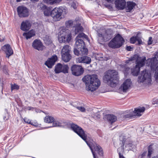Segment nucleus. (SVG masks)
<instances>
[{"label":"nucleus","mask_w":158,"mask_h":158,"mask_svg":"<svg viewBox=\"0 0 158 158\" xmlns=\"http://www.w3.org/2000/svg\"><path fill=\"white\" fill-rule=\"evenodd\" d=\"M57 60V57L56 55L53 56L51 58L48 59L45 63V64L48 68H51Z\"/></svg>","instance_id":"14"},{"label":"nucleus","mask_w":158,"mask_h":158,"mask_svg":"<svg viewBox=\"0 0 158 158\" xmlns=\"http://www.w3.org/2000/svg\"><path fill=\"white\" fill-rule=\"evenodd\" d=\"M51 10H51V9L50 8H48L44 11V15L46 16H51Z\"/></svg>","instance_id":"38"},{"label":"nucleus","mask_w":158,"mask_h":158,"mask_svg":"<svg viewBox=\"0 0 158 158\" xmlns=\"http://www.w3.org/2000/svg\"><path fill=\"white\" fill-rule=\"evenodd\" d=\"M64 10L62 7H55L51 10V16L54 21H60L62 19V15Z\"/></svg>","instance_id":"5"},{"label":"nucleus","mask_w":158,"mask_h":158,"mask_svg":"<svg viewBox=\"0 0 158 158\" xmlns=\"http://www.w3.org/2000/svg\"><path fill=\"white\" fill-rule=\"evenodd\" d=\"M62 0H43L45 3L48 4L54 5L60 2Z\"/></svg>","instance_id":"31"},{"label":"nucleus","mask_w":158,"mask_h":158,"mask_svg":"<svg viewBox=\"0 0 158 158\" xmlns=\"http://www.w3.org/2000/svg\"><path fill=\"white\" fill-rule=\"evenodd\" d=\"M152 38L151 37H150L149 38L148 40V44L149 45L152 44Z\"/></svg>","instance_id":"50"},{"label":"nucleus","mask_w":158,"mask_h":158,"mask_svg":"<svg viewBox=\"0 0 158 158\" xmlns=\"http://www.w3.org/2000/svg\"><path fill=\"white\" fill-rule=\"evenodd\" d=\"M77 108L80 110L82 112H84L85 111V109L84 107L82 106H77Z\"/></svg>","instance_id":"45"},{"label":"nucleus","mask_w":158,"mask_h":158,"mask_svg":"<svg viewBox=\"0 0 158 158\" xmlns=\"http://www.w3.org/2000/svg\"><path fill=\"white\" fill-rule=\"evenodd\" d=\"M45 122L47 123H53L54 121V118L52 116H46L44 119Z\"/></svg>","instance_id":"34"},{"label":"nucleus","mask_w":158,"mask_h":158,"mask_svg":"<svg viewBox=\"0 0 158 158\" xmlns=\"http://www.w3.org/2000/svg\"><path fill=\"white\" fill-rule=\"evenodd\" d=\"M19 86L18 85L14 84L11 85V90H12L14 89L18 90L19 89Z\"/></svg>","instance_id":"41"},{"label":"nucleus","mask_w":158,"mask_h":158,"mask_svg":"<svg viewBox=\"0 0 158 158\" xmlns=\"http://www.w3.org/2000/svg\"><path fill=\"white\" fill-rule=\"evenodd\" d=\"M112 37V32L110 30H107L106 31L104 34V41H106L109 40Z\"/></svg>","instance_id":"24"},{"label":"nucleus","mask_w":158,"mask_h":158,"mask_svg":"<svg viewBox=\"0 0 158 158\" xmlns=\"http://www.w3.org/2000/svg\"><path fill=\"white\" fill-rule=\"evenodd\" d=\"M127 6H126L127 12H131L132 10L136 5V4L133 1H128L127 2Z\"/></svg>","instance_id":"22"},{"label":"nucleus","mask_w":158,"mask_h":158,"mask_svg":"<svg viewBox=\"0 0 158 158\" xmlns=\"http://www.w3.org/2000/svg\"><path fill=\"white\" fill-rule=\"evenodd\" d=\"M2 49L6 53V57L7 58H9L13 53V51L9 44L4 45Z\"/></svg>","instance_id":"15"},{"label":"nucleus","mask_w":158,"mask_h":158,"mask_svg":"<svg viewBox=\"0 0 158 158\" xmlns=\"http://www.w3.org/2000/svg\"><path fill=\"white\" fill-rule=\"evenodd\" d=\"M126 0H115L114 4L116 8L118 10H123L126 8Z\"/></svg>","instance_id":"12"},{"label":"nucleus","mask_w":158,"mask_h":158,"mask_svg":"<svg viewBox=\"0 0 158 158\" xmlns=\"http://www.w3.org/2000/svg\"><path fill=\"white\" fill-rule=\"evenodd\" d=\"M126 140V138L125 136H123L122 140L120 139V141H122V144L121 145V147L123 150H124V145L125 144V143Z\"/></svg>","instance_id":"42"},{"label":"nucleus","mask_w":158,"mask_h":158,"mask_svg":"<svg viewBox=\"0 0 158 158\" xmlns=\"http://www.w3.org/2000/svg\"><path fill=\"white\" fill-rule=\"evenodd\" d=\"M114 38L117 43L121 44L122 46L124 42V39L119 34H117Z\"/></svg>","instance_id":"26"},{"label":"nucleus","mask_w":158,"mask_h":158,"mask_svg":"<svg viewBox=\"0 0 158 158\" xmlns=\"http://www.w3.org/2000/svg\"><path fill=\"white\" fill-rule=\"evenodd\" d=\"M68 126V123L64 121H58L54 120L52 124V126L50 127H59L63 128H66Z\"/></svg>","instance_id":"16"},{"label":"nucleus","mask_w":158,"mask_h":158,"mask_svg":"<svg viewBox=\"0 0 158 158\" xmlns=\"http://www.w3.org/2000/svg\"><path fill=\"white\" fill-rule=\"evenodd\" d=\"M151 74L148 70L145 69L141 72V75L138 77L137 81L139 83H143L146 80L151 79Z\"/></svg>","instance_id":"8"},{"label":"nucleus","mask_w":158,"mask_h":158,"mask_svg":"<svg viewBox=\"0 0 158 158\" xmlns=\"http://www.w3.org/2000/svg\"><path fill=\"white\" fill-rule=\"evenodd\" d=\"M74 22L72 20H69L65 22V26L66 28H69L73 27Z\"/></svg>","instance_id":"35"},{"label":"nucleus","mask_w":158,"mask_h":158,"mask_svg":"<svg viewBox=\"0 0 158 158\" xmlns=\"http://www.w3.org/2000/svg\"><path fill=\"white\" fill-rule=\"evenodd\" d=\"M138 36H133L130 39V43L131 44H135L137 41Z\"/></svg>","instance_id":"40"},{"label":"nucleus","mask_w":158,"mask_h":158,"mask_svg":"<svg viewBox=\"0 0 158 158\" xmlns=\"http://www.w3.org/2000/svg\"><path fill=\"white\" fill-rule=\"evenodd\" d=\"M137 41L138 42V45H140L141 44H142V42L141 40L139 37H138V36H137Z\"/></svg>","instance_id":"51"},{"label":"nucleus","mask_w":158,"mask_h":158,"mask_svg":"<svg viewBox=\"0 0 158 158\" xmlns=\"http://www.w3.org/2000/svg\"><path fill=\"white\" fill-rule=\"evenodd\" d=\"M62 60L65 62H69L71 58V56L70 53L61 54Z\"/></svg>","instance_id":"28"},{"label":"nucleus","mask_w":158,"mask_h":158,"mask_svg":"<svg viewBox=\"0 0 158 158\" xmlns=\"http://www.w3.org/2000/svg\"><path fill=\"white\" fill-rule=\"evenodd\" d=\"M96 114H97V117L98 118H100V115L98 114V113H96Z\"/></svg>","instance_id":"61"},{"label":"nucleus","mask_w":158,"mask_h":158,"mask_svg":"<svg viewBox=\"0 0 158 158\" xmlns=\"http://www.w3.org/2000/svg\"><path fill=\"white\" fill-rule=\"evenodd\" d=\"M75 27L74 35H76L80 32L82 31L83 30V28L81 26V24H77L75 26H73Z\"/></svg>","instance_id":"30"},{"label":"nucleus","mask_w":158,"mask_h":158,"mask_svg":"<svg viewBox=\"0 0 158 158\" xmlns=\"http://www.w3.org/2000/svg\"><path fill=\"white\" fill-rule=\"evenodd\" d=\"M148 62H149L148 65L150 66L151 69L152 71H154L158 66V60L156 57H153L148 60Z\"/></svg>","instance_id":"11"},{"label":"nucleus","mask_w":158,"mask_h":158,"mask_svg":"<svg viewBox=\"0 0 158 158\" xmlns=\"http://www.w3.org/2000/svg\"><path fill=\"white\" fill-rule=\"evenodd\" d=\"M62 65L60 63H58L55 67V71L56 73H61Z\"/></svg>","instance_id":"33"},{"label":"nucleus","mask_w":158,"mask_h":158,"mask_svg":"<svg viewBox=\"0 0 158 158\" xmlns=\"http://www.w3.org/2000/svg\"><path fill=\"white\" fill-rule=\"evenodd\" d=\"M106 118L108 122L111 124L115 122L117 120V117L113 114H106Z\"/></svg>","instance_id":"23"},{"label":"nucleus","mask_w":158,"mask_h":158,"mask_svg":"<svg viewBox=\"0 0 158 158\" xmlns=\"http://www.w3.org/2000/svg\"><path fill=\"white\" fill-rule=\"evenodd\" d=\"M152 104H158V99L156 98H154L153 99Z\"/></svg>","instance_id":"52"},{"label":"nucleus","mask_w":158,"mask_h":158,"mask_svg":"<svg viewBox=\"0 0 158 158\" xmlns=\"http://www.w3.org/2000/svg\"><path fill=\"white\" fill-rule=\"evenodd\" d=\"M108 45L110 48L113 49L119 48L122 46L121 44L117 43L114 38L109 43Z\"/></svg>","instance_id":"19"},{"label":"nucleus","mask_w":158,"mask_h":158,"mask_svg":"<svg viewBox=\"0 0 158 158\" xmlns=\"http://www.w3.org/2000/svg\"><path fill=\"white\" fill-rule=\"evenodd\" d=\"M153 145H150L148 147V157L150 158L151 157V155L153 152L154 149L152 147Z\"/></svg>","instance_id":"36"},{"label":"nucleus","mask_w":158,"mask_h":158,"mask_svg":"<svg viewBox=\"0 0 158 158\" xmlns=\"http://www.w3.org/2000/svg\"><path fill=\"white\" fill-rule=\"evenodd\" d=\"M8 118V117L6 116H4L3 117V119L5 120H7Z\"/></svg>","instance_id":"60"},{"label":"nucleus","mask_w":158,"mask_h":158,"mask_svg":"<svg viewBox=\"0 0 158 158\" xmlns=\"http://www.w3.org/2000/svg\"><path fill=\"white\" fill-rule=\"evenodd\" d=\"M147 153L146 151L144 152L141 155V158H145Z\"/></svg>","instance_id":"55"},{"label":"nucleus","mask_w":158,"mask_h":158,"mask_svg":"<svg viewBox=\"0 0 158 158\" xmlns=\"http://www.w3.org/2000/svg\"><path fill=\"white\" fill-rule=\"evenodd\" d=\"M118 73L114 70H109L104 73L103 77L104 81L111 87L116 86L119 81Z\"/></svg>","instance_id":"3"},{"label":"nucleus","mask_w":158,"mask_h":158,"mask_svg":"<svg viewBox=\"0 0 158 158\" xmlns=\"http://www.w3.org/2000/svg\"><path fill=\"white\" fill-rule=\"evenodd\" d=\"M2 71L6 74H8V68L6 65H4L3 66Z\"/></svg>","instance_id":"44"},{"label":"nucleus","mask_w":158,"mask_h":158,"mask_svg":"<svg viewBox=\"0 0 158 158\" xmlns=\"http://www.w3.org/2000/svg\"><path fill=\"white\" fill-rule=\"evenodd\" d=\"M135 115L133 113H130L124 115L123 118H131Z\"/></svg>","instance_id":"43"},{"label":"nucleus","mask_w":158,"mask_h":158,"mask_svg":"<svg viewBox=\"0 0 158 158\" xmlns=\"http://www.w3.org/2000/svg\"><path fill=\"white\" fill-rule=\"evenodd\" d=\"M152 158H158V156H154Z\"/></svg>","instance_id":"63"},{"label":"nucleus","mask_w":158,"mask_h":158,"mask_svg":"<svg viewBox=\"0 0 158 158\" xmlns=\"http://www.w3.org/2000/svg\"><path fill=\"white\" fill-rule=\"evenodd\" d=\"M130 70V69L129 67H127L125 68L124 71V74L125 75L126 74H128L129 73L128 72Z\"/></svg>","instance_id":"49"},{"label":"nucleus","mask_w":158,"mask_h":158,"mask_svg":"<svg viewBox=\"0 0 158 158\" xmlns=\"http://www.w3.org/2000/svg\"><path fill=\"white\" fill-rule=\"evenodd\" d=\"M71 7H73L74 9H76L77 8V5L75 2H73L71 4Z\"/></svg>","instance_id":"47"},{"label":"nucleus","mask_w":158,"mask_h":158,"mask_svg":"<svg viewBox=\"0 0 158 158\" xmlns=\"http://www.w3.org/2000/svg\"><path fill=\"white\" fill-rule=\"evenodd\" d=\"M140 69L139 67H136V66L131 69V74L134 76H137L138 75L139 73Z\"/></svg>","instance_id":"29"},{"label":"nucleus","mask_w":158,"mask_h":158,"mask_svg":"<svg viewBox=\"0 0 158 158\" xmlns=\"http://www.w3.org/2000/svg\"><path fill=\"white\" fill-rule=\"evenodd\" d=\"M109 59V58H108V57H105V58H104V59L103 60H104L107 61V60H108Z\"/></svg>","instance_id":"62"},{"label":"nucleus","mask_w":158,"mask_h":158,"mask_svg":"<svg viewBox=\"0 0 158 158\" xmlns=\"http://www.w3.org/2000/svg\"><path fill=\"white\" fill-rule=\"evenodd\" d=\"M118 154L119 158H125L123 155L121 154V153L120 152H119Z\"/></svg>","instance_id":"59"},{"label":"nucleus","mask_w":158,"mask_h":158,"mask_svg":"<svg viewBox=\"0 0 158 158\" xmlns=\"http://www.w3.org/2000/svg\"><path fill=\"white\" fill-rule=\"evenodd\" d=\"M132 145H133V144L131 143L126 144L125 147H132Z\"/></svg>","instance_id":"57"},{"label":"nucleus","mask_w":158,"mask_h":158,"mask_svg":"<svg viewBox=\"0 0 158 158\" xmlns=\"http://www.w3.org/2000/svg\"><path fill=\"white\" fill-rule=\"evenodd\" d=\"M141 57H139V56L137 54H134L133 56L130 57L128 60V61H132L133 60L137 61L138 60V59L140 58Z\"/></svg>","instance_id":"37"},{"label":"nucleus","mask_w":158,"mask_h":158,"mask_svg":"<svg viewBox=\"0 0 158 158\" xmlns=\"http://www.w3.org/2000/svg\"><path fill=\"white\" fill-rule=\"evenodd\" d=\"M146 60V57L145 56H143V58L139 60L138 59L137 60L135 61L136 67H138L140 69L141 67L145 65Z\"/></svg>","instance_id":"21"},{"label":"nucleus","mask_w":158,"mask_h":158,"mask_svg":"<svg viewBox=\"0 0 158 158\" xmlns=\"http://www.w3.org/2000/svg\"><path fill=\"white\" fill-rule=\"evenodd\" d=\"M70 47L68 45L64 46L61 51V54L69 53L70 52Z\"/></svg>","instance_id":"32"},{"label":"nucleus","mask_w":158,"mask_h":158,"mask_svg":"<svg viewBox=\"0 0 158 158\" xmlns=\"http://www.w3.org/2000/svg\"><path fill=\"white\" fill-rule=\"evenodd\" d=\"M28 108H29V110H31V108H33V107H31V106L28 107Z\"/></svg>","instance_id":"64"},{"label":"nucleus","mask_w":158,"mask_h":158,"mask_svg":"<svg viewBox=\"0 0 158 158\" xmlns=\"http://www.w3.org/2000/svg\"><path fill=\"white\" fill-rule=\"evenodd\" d=\"M40 8H41V10H42L43 11H44L45 10H46L47 8H48V7H47L46 5H42L41 6H40Z\"/></svg>","instance_id":"48"},{"label":"nucleus","mask_w":158,"mask_h":158,"mask_svg":"<svg viewBox=\"0 0 158 158\" xmlns=\"http://www.w3.org/2000/svg\"><path fill=\"white\" fill-rule=\"evenodd\" d=\"M82 80L85 84L87 91H94L98 89L101 84L100 81L96 74L87 75L82 78Z\"/></svg>","instance_id":"2"},{"label":"nucleus","mask_w":158,"mask_h":158,"mask_svg":"<svg viewBox=\"0 0 158 158\" xmlns=\"http://www.w3.org/2000/svg\"><path fill=\"white\" fill-rule=\"evenodd\" d=\"M84 38L87 39L88 36L83 33H79L75 38L76 44H81L83 46H85V44L83 40L82 39Z\"/></svg>","instance_id":"10"},{"label":"nucleus","mask_w":158,"mask_h":158,"mask_svg":"<svg viewBox=\"0 0 158 158\" xmlns=\"http://www.w3.org/2000/svg\"><path fill=\"white\" fill-rule=\"evenodd\" d=\"M126 49L129 51H132L133 48L131 46H127L126 47Z\"/></svg>","instance_id":"53"},{"label":"nucleus","mask_w":158,"mask_h":158,"mask_svg":"<svg viewBox=\"0 0 158 158\" xmlns=\"http://www.w3.org/2000/svg\"><path fill=\"white\" fill-rule=\"evenodd\" d=\"M71 69L73 74L77 76L81 75L84 72V70L81 66L76 64L72 65Z\"/></svg>","instance_id":"9"},{"label":"nucleus","mask_w":158,"mask_h":158,"mask_svg":"<svg viewBox=\"0 0 158 158\" xmlns=\"http://www.w3.org/2000/svg\"><path fill=\"white\" fill-rule=\"evenodd\" d=\"M145 110V108L144 107H139L138 108H135L133 111V114H135L136 115L138 116H140L141 114L140 113L143 112Z\"/></svg>","instance_id":"27"},{"label":"nucleus","mask_w":158,"mask_h":158,"mask_svg":"<svg viewBox=\"0 0 158 158\" xmlns=\"http://www.w3.org/2000/svg\"><path fill=\"white\" fill-rule=\"evenodd\" d=\"M132 82L130 79H126L123 84V92H126L127 90L131 86Z\"/></svg>","instance_id":"20"},{"label":"nucleus","mask_w":158,"mask_h":158,"mask_svg":"<svg viewBox=\"0 0 158 158\" xmlns=\"http://www.w3.org/2000/svg\"><path fill=\"white\" fill-rule=\"evenodd\" d=\"M31 25L28 21H23L21 24L20 28L23 31H27L30 28Z\"/></svg>","instance_id":"18"},{"label":"nucleus","mask_w":158,"mask_h":158,"mask_svg":"<svg viewBox=\"0 0 158 158\" xmlns=\"http://www.w3.org/2000/svg\"><path fill=\"white\" fill-rule=\"evenodd\" d=\"M77 62L80 63H85L87 64H90L91 61V58L87 56L79 57L77 59Z\"/></svg>","instance_id":"17"},{"label":"nucleus","mask_w":158,"mask_h":158,"mask_svg":"<svg viewBox=\"0 0 158 158\" xmlns=\"http://www.w3.org/2000/svg\"><path fill=\"white\" fill-rule=\"evenodd\" d=\"M58 39L60 43L69 42L71 39V34L68 29L64 30L60 32Z\"/></svg>","instance_id":"4"},{"label":"nucleus","mask_w":158,"mask_h":158,"mask_svg":"<svg viewBox=\"0 0 158 158\" xmlns=\"http://www.w3.org/2000/svg\"><path fill=\"white\" fill-rule=\"evenodd\" d=\"M154 71H155V74L156 75V78L157 79H158V66L157 67L155 70H154Z\"/></svg>","instance_id":"54"},{"label":"nucleus","mask_w":158,"mask_h":158,"mask_svg":"<svg viewBox=\"0 0 158 158\" xmlns=\"http://www.w3.org/2000/svg\"><path fill=\"white\" fill-rule=\"evenodd\" d=\"M32 46L34 49L39 51H42L43 49V45L40 40H35L32 43Z\"/></svg>","instance_id":"13"},{"label":"nucleus","mask_w":158,"mask_h":158,"mask_svg":"<svg viewBox=\"0 0 158 158\" xmlns=\"http://www.w3.org/2000/svg\"><path fill=\"white\" fill-rule=\"evenodd\" d=\"M70 126L72 130L83 140L89 147L94 158L98 157L96 152L100 156H103V152L101 147L95 142H91L88 141L87 135L85 134V131L81 127L74 123L70 124Z\"/></svg>","instance_id":"1"},{"label":"nucleus","mask_w":158,"mask_h":158,"mask_svg":"<svg viewBox=\"0 0 158 158\" xmlns=\"http://www.w3.org/2000/svg\"><path fill=\"white\" fill-rule=\"evenodd\" d=\"M35 35V31L33 29H31L27 33H24L23 35L25 37L26 39L28 40Z\"/></svg>","instance_id":"25"},{"label":"nucleus","mask_w":158,"mask_h":158,"mask_svg":"<svg viewBox=\"0 0 158 158\" xmlns=\"http://www.w3.org/2000/svg\"><path fill=\"white\" fill-rule=\"evenodd\" d=\"M18 14L20 18L27 17L29 15V9L26 6H19L17 8Z\"/></svg>","instance_id":"7"},{"label":"nucleus","mask_w":158,"mask_h":158,"mask_svg":"<svg viewBox=\"0 0 158 158\" xmlns=\"http://www.w3.org/2000/svg\"><path fill=\"white\" fill-rule=\"evenodd\" d=\"M76 46L74 48V53L77 56L87 55L88 53V49L85 48V46L81 44H77L75 43Z\"/></svg>","instance_id":"6"},{"label":"nucleus","mask_w":158,"mask_h":158,"mask_svg":"<svg viewBox=\"0 0 158 158\" xmlns=\"http://www.w3.org/2000/svg\"><path fill=\"white\" fill-rule=\"evenodd\" d=\"M106 7L108 8L109 9L111 10L113 9L112 6L110 4L107 5L105 6Z\"/></svg>","instance_id":"56"},{"label":"nucleus","mask_w":158,"mask_h":158,"mask_svg":"<svg viewBox=\"0 0 158 158\" xmlns=\"http://www.w3.org/2000/svg\"><path fill=\"white\" fill-rule=\"evenodd\" d=\"M69 69V67L68 65H62V68L61 70V73H68V70Z\"/></svg>","instance_id":"39"},{"label":"nucleus","mask_w":158,"mask_h":158,"mask_svg":"<svg viewBox=\"0 0 158 158\" xmlns=\"http://www.w3.org/2000/svg\"><path fill=\"white\" fill-rule=\"evenodd\" d=\"M98 35L99 37H102V41H104V35H103L101 32H98Z\"/></svg>","instance_id":"46"},{"label":"nucleus","mask_w":158,"mask_h":158,"mask_svg":"<svg viewBox=\"0 0 158 158\" xmlns=\"http://www.w3.org/2000/svg\"><path fill=\"white\" fill-rule=\"evenodd\" d=\"M26 119H24V121L27 123H29V124H31V125H33V124H32V123L31 121H29V122H28V121H26Z\"/></svg>","instance_id":"58"}]
</instances>
